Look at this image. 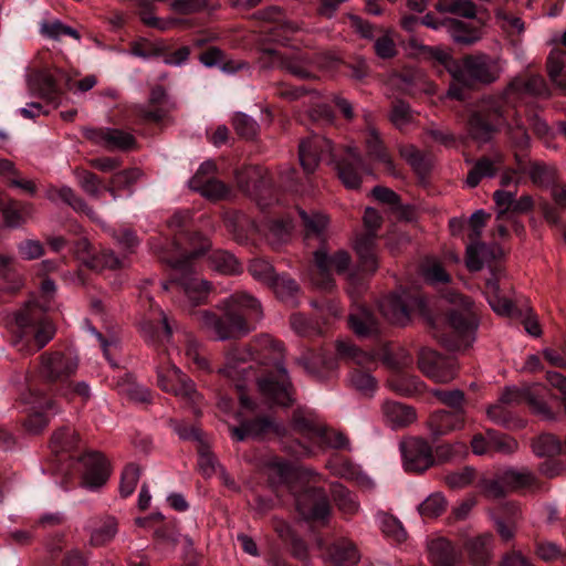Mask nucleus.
Returning a JSON list of instances; mask_svg holds the SVG:
<instances>
[{"label": "nucleus", "mask_w": 566, "mask_h": 566, "mask_svg": "<svg viewBox=\"0 0 566 566\" xmlns=\"http://www.w3.org/2000/svg\"><path fill=\"white\" fill-rule=\"evenodd\" d=\"M512 94L548 97L549 90L543 76L532 75L526 80L514 78L501 95L482 98L468 120V132L474 140L489 142L497 127L505 123L504 105Z\"/></svg>", "instance_id": "1"}, {"label": "nucleus", "mask_w": 566, "mask_h": 566, "mask_svg": "<svg viewBox=\"0 0 566 566\" xmlns=\"http://www.w3.org/2000/svg\"><path fill=\"white\" fill-rule=\"evenodd\" d=\"M218 308L223 312L222 317L207 310L193 312V315L201 328L213 333L219 340L249 334L253 327L248 324V318L259 321L263 315L259 300L247 292L231 294Z\"/></svg>", "instance_id": "2"}, {"label": "nucleus", "mask_w": 566, "mask_h": 566, "mask_svg": "<svg viewBox=\"0 0 566 566\" xmlns=\"http://www.w3.org/2000/svg\"><path fill=\"white\" fill-rule=\"evenodd\" d=\"M55 283L45 279L41 283L42 303L30 301L14 315L11 327L12 344L19 352L31 354L43 348L54 336L55 329L46 318L50 297L55 292Z\"/></svg>", "instance_id": "3"}, {"label": "nucleus", "mask_w": 566, "mask_h": 566, "mask_svg": "<svg viewBox=\"0 0 566 566\" xmlns=\"http://www.w3.org/2000/svg\"><path fill=\"white\" fill-rule=\"evenodd\" d=\"M449 301L454 307L448 312L447 331H440L433 326V336L448 349L468 348L475 340L479 326L473 303L469 297L457 293H450Z\"/></svg>", "instance_id": "4"}, {"label": "nucleus", "mask_w": 566, "mask_h": 566, "mask_svg": "<svg viewBox=\"0 0 566 566\" xmlns=\"http://www.w3.org/2000/svg\"><path fill=\"white\" fill-rule=\"evenodd\" d=\"M503 71L504 65L500 57L486 53L465 55L460 60L459 69L453 71L455 77L450 84L447 95L462 101L465 98L464 88L490 85L501 77Z\"/></svg>", "instance_id": "5"}, {"label": "nucleus", "mask_w": 566, "mask_h": 566, "mask_svg": "<svg viewBox=\"0 0 566 566\" xmlns=\"http://www.w3.org/2000/svg\"><path fill=\"white\" fill-rule=\"evenodd\" d=\"M192 216L189 210L177 211L168 221V228L175 233L171 251L164 248L158 240L151 241V248L161 259L163 254L169 258L199 256L210 248V241L199 233L189 234Z\"/></svg>", "instance_id": "6"}, {"label": "nucleus", "mask_w": 566, "mask_h": 566, "mask_svg": "<svg viewBox=\"0 0 566 566\" xmlns=\"http://www.w3.org/2000/svg\"><path fill=\"white\" fill-rule=\"evenodd\" d=\"M264 349L270 348L277 353L274 358L275 373L269 371L258 380L259 390L269 401L287 407L293 403V385L283 360V344L264 335L261 340Z\"/></svg>", "instance_id": "7"}, {"label": "nucleus", "mask_w": 566, "mask_h": 566, "mask_svg": "<svg viewBox=\"0 0 566 566\" xmlns=\"http://www.w3.org/2000/svg\"><path fill=\"white\" fill-rule=\"evenodd\" d=\"M196 256L184 258H169L166 254L161 255V261L169 264L172 270L179 272L175 274L169 282H163L161 287L164 291L169 290V285L175 284L186 295L190 307H196L205 303L210 292V283L203 279L193 275L190 260Z\"/></svg>", "instance_id": "8"}, {"label": "nucleus", "mask_w": 566, "mask_h": 566, "mask_svg": "<svg viewBox=\"0 0 566 566\" xmlns=\"http://www.w3.org/2000/svg\"><path fill=\"white\" fill-rule=\"evenodd\" d=\"M363 220L366 232L356 238L354 249L359 258L363 271L373 274L378 269L376 232L381 224V217L376 209L366 208Z\"/></svg>", "instance_id": "9"}, {"label": "nucleus", "mask_w": 566, "mask_h": 566, "mask_svg": "<svg viewBox=\"0 0 566 566\" xmlns=\"http://www.w3.org/2000/svg\"><path fill=\"white\" fill-rule=\"evenodd\" d=\"M315 270L311 274L312 283L318 289L328 291L334 286L333 272L345 273L350 264V255L339 250L329 255L324 247L314 252Z\"/></svg>", "instance_id": "10"}, {"label": "nucleus", "mask_w": 566, "mask_h": 566, "mask_svg": "<svg viewBox=\"0 0 566 566\" xmlns=\"http://www.w3.org/2000/svg\"><path fill=\"white\" fill-rule=\"evenodd\" d=\"M298 159L306 174L314 172L319 161L335 163L333 143L323 136L312 135L300 143Z\"/></svg>", "instance_id": "11"}, {"label": "nucleus", "mask_w": 566, "mask_h": 566, "mask_svg": "<svg viewBox=\"0 0 566 566\" xmlns=\"http://www.w3.org/2000/svg\"><path fill=\"white\" fill-rule=\"evenodd\" d=\"M157 382L164 391L171 392L188 402L196 403L200 398L195 382L176 365L159 367Z\"/></svg>", "instance_id": "12"}, {"label": "nucleus", "mask_w": 566, "mask_h": 566, "mask_svg": "<svg viewBox=\"0 0 566 566\" xmlns=\"http://www.w3.org/2000/svg\"><path fill=\"white\" fill-rule=\"evenodd\" d=\"M400 449L407 472L422 473L434 464L432 447L423 438H410L400 444Z\"/></svg>", "instance_id": "13"}, {"label": "nucleus", "mask_w": 566, "mask_h": 566, "mask_svg": "<svg viewBox=\"0 0 566 566\" xmlns=\"http://www.w3.org/2000/svg\"><path fill=\"white\" fill-rule=\"evenodd\" d=\"M295 503L298 513L305 520L327 522L331 514V505L323 489L306 488L300 494H295Z\"/></svg>", "instance_id": "14"}, {"label": "nucleus", "mask_w": 566, "mask_h": 566, "mask_svg": "<svg viewBox=\"0 0 566 566\" xmlns=\"http://www.w3.org/2000/svg\"><path fill=\"white\" fill-rule=\"evenodd\" d=\"M418 366L428 378L436 382L447 384L457 376L455 361L451 358L442 357L429 348H422L419 352Z\"/></svg>", "instance_id": "15"}, {"label": "nucleus", "mask_w": 566, "mask_h": 566, "mask_svg": "<svg viewBox=\"0 0 566 566\" xmlns=\"http://www.w3.org/2000/svg\"><path fill=\"white\" fill-rule=\"evenodd\" d=\"M254 352L251 345H241L232 347L226 355V364L218 371L227 378L235 381V387L243 389V380L248 377L251 366H245L254 360Z\"/></svg>", "instance_id": "16"}, {"label": "nucleus", "mask_w": 566, "mask_h": 566, "mask_svg": "<svg viewBox=\"0 0 566 566\" xmlns=\"http://www.w3.org/2000/svg\"><path fill=\"white\" fill-rule=\"evenodd\" d=\"M83 136L92 144L108 150H129L135 145L132 134L111 127H85Z\"/></svg>", "instance_id": "17"}, {"label": "nucleus", "mask_w": 566, "mask_h": 566, "mask_svg": "<svg viewBox=\"0 0 566 566\" xmlns=\"http://www.w3.org/2000/svg\"><path fill=\"white\" fill-rule=\"evenodd\" d=\"M490 214L484 210H476L470 218L469 223L471 228L470 240L471 243L467 247V266L470 271H480L483 268V256L486 252V245L480 242L482 230L486 224Z\"/></svg>", "instance_id": "18"}, {"label": "nucleus", "mask_w": 566, "mask_h": 566, "mask_svg": "<svg viewBox=\"0 0 566 566\" xmlns=\"http://www.w3.org/2000/svg\"><path fill=\"white\" fill-rule=\"evenodd\" d=\"M83 464L82 486L88 490L102 488L111 475L109 464L99 452H87L81 459Z\"/></svg>", "instance_id": "19"}, {"label": "nucleus", "mask_w": 566, "mask_h": 566, "mask_svg": "<svg viewBox=\"0 0 566 566\" xmlns=\"http://www.w3.org/2000/svg\"><path fill=\"white\" fill-rule=\"evenodd\" d=\"M77 369V359L70 353H55L41 357L40 373L48 381H64Z\"/></svg>", "instance_id": "20"}, {"label": "nucleus", "mask_w": 566, "mask_h": 566, "mask_svg": "<svg viewBox=\"0 0 566 566\" xmlns=\"http://www.w3.org/2000/svg\"><path fill=\"white\" fill-rule=\"evenodd\" d=\"M231 437L237 441H243L248 438L261 439L270 432L277 436L283 434L284 428L276 423L270 417H258L253 420L241 421L238 427H230Z\"/></svg>", "instance_id": "21"}, {"label": "nucleus", "mask_w": 566, "mask_h": 566, "mask_svg": "<svg viewBox=\"0 0 566 566\" xmlns=\"http://www.w3.org/2000/svg\"><path fill=\"white\" fill-rule=\"evenodd\" d=\"M359 560L360 553L356 544L347 537L334 539L324 557L327 566H355Z\"/></svg>", "instance_id": "22"}, {"label": "nucleus", "mask_w": 566, "mask_h": 566, "mask_svg": "<svg viewBox=\"0 0 566 566\" xmlns=\"http://www.w3.org/2000/svg\"><path fill=\"white\" fill-rule=\"evenodd\" d=\"M465 411H433L427 422L430 434L438 439L464 427Z\"/></svg>", "instance_id": "23"}, {"label": "nucleus", "mask_w": 566, "mask_h": 566, "mask_svg": "<svg viewBox=\"0 0 566 566\" xmlns=\"http://www.w3.org/2000/svg\"><path fill=\"white\" fill-rule=\"evenodd\" d=\"M338 176L348 189H358L361 184L360 170L367 171L357 148L348 147L346 155L337 163Z\"/></svg>", "instance_id": "24"}, {"label": "nucleus", "mask_w": 566, "mask_h": 566, "mask_svg": "<svg viewBox=\"0 0 566 566\" xmlns=\"http://www.w3.org/2000/svg\"><path fill=\"white\" fill-rule=\"evenodd\" d=\"M379 311L389 323L403 326L410 319L407 295L390 294L379 302Z\"/></svg>", "instance_id": "25"}, {"label": "nucleus", "mask_w": 566, "mask_h": 566, "mask_svg": "<svg viewBox=\"0 0 566 566\" xmlns=\"http://www.w3.org/2000/svg\"><path fill=\"white\" fill-rule=\"evenodd\" d=\"M260 17L274 23L273 28L270 29V32L272 40L275 42L285 44L290 39V35L300 30L297 23L285 20L282 10L279 7H270L261 11Z\"/></svg>", "instance_id": "26"}, {"label": "nucleus", "mask_w": 566, "mask_h": 566, "mask_svg": "<svg viewBox=\"0 0 566 566\" xmlns=\"http://www.w3.org/2000/svg\"><path fill=\"white\" fill-rule=\"evenodd\" d=\"M464 548L472 566H489L492 559L493 535L484 533L468 539Z\"/></svg>", "instance_id": "27"}, {"label": "nucleus", "mask_w": 566, "mask_h": 566, "mask_svg": "<svg viewBox=\"0 0 566 566\" xmlns=\"http://www.w3.org/2000/svg\"><path fill=\"white\" fill-rule=\"evenodd\" d=\"M385 422L392 429L403 428L417 419L416 410L397 401H385L381 406Z\"/></svg>", "instance_id": "28"}, {"label": "nucleus", "mask_w": 566, "mask_h": 566, "mask_svg": "<svg viewBox=\"0 0 566 566\" xmlns=\"http://www.w3.org/2000/svg\"><path fill=\"white\" fill-rule=\"evenodd\" d=\"M429 559L433 566H457L462 555L446 538H437L429 543Z\"/></svg>", "instance_id": "29"}, {"label": "nucleus", "mask_w": 566, "mask_h": 566, "mask_svg": "<svg viewBox=\"0 0 566 566\" xmlns=\"http://www.w3.org/2000/svg\"><path fill=\"white\" fill-rule=\"evenodd\" d=\"M238 186L248 195H256L270 185L266 170L260 166H247L235 174Z\"/></svg>", "instance_id": "30"}, {"label": "nucleus", "mask_w": 566, "mask_h": 566, "mask_svg": "<svg viewBox=\"0 0 566 566\" xmlns=\"http://www.w3.org/2000/svg\"><path fill=\"white\" fill-rule=\"evenodd\" d=\"M0 211L3 223L8 228L17 229L23 226L34 213V206L29 202L19 203L15 200L0 201Z\"/></svg>", "instance_id": "31"}, {"label": "nucleus", "mask_w": 566, "mask_h": 566, "mask_svg": "<svg viewBox=\"0 0 566 566\" xmlns=\"http://www.w3.org/2000/svg\"><path fill=\"white\" fill-rule=\"evenodd\" d=\"M28 402L32 405L34 411L28 419L25 426L29 431L38 433L49 423V419L44 416L43 411L52 410L54 402L40 392H31Z\"/></svg>", "instance_id": "32"}, {"label": "nucleus", "mask_w": 566, "mask_h": 566, "mask_svg": "<svg viewBox=\"0 0 566 566\" xmlns=\"http://www.w3.org/2000/svg\"><path fill=\"white\" fill-rule=\"evenodd\" d=\"M367 155L370 159L378 161L385 166V169L392 176L398 177L395 169V164L387 153L377 129L373 126L368 127V135L366 137Z\"/></svg>", "instance_id": "33"}, {"label": "nucleus", "mask_w": 566, "mask_h": 566, "mask_svg": "<svg viewBox=\"0 0 566 566\" xmlns=\"http://www.w3.org/2000/svg\"><path fill=\"white\" fill-rule=\"evenodd\" d=\"M157 324L154 319H147L142 324V333L147 342L164 343L168 342L172 335L168 317L161 308H157Z\"/></svg>", "instance_id": "34"}, {"label": "nucleus", "mask_w": 566, "mask_h": 566, "mask_svg": "<svg viewBox=\"0 0 566 566\" xmlns=\"http://www.w3.org/2000/svg\"><path fill=\"white\" fill-rule=\"evenodd\" d=\"M484 294L492 310L499 315L511 316L514 312V304L502 293L496 277L486 281Z\"/></svg>", "instance_id": "35"}, {"label": "nucleus", "mask_w": 566, "mask_h": 566, "mask_svg": "<svg viewBox=\"0 0 566 566\" xmlns=\"http://www.w3.org/2000/svg\"><path fill=\"white\" fill-rule=\"evenodd\" d=\"M447 32L455 43L463 45H472L482 38L479 28L453 18H447Z\"/></svg>", "instance_id": "36"}, {"label": "nucleus", "mask_w": 566, "mask_h": 566, "mask_svg": "<svg viewBox=\"0 0 566 566\" xmlns=\"http://www.w3.org/2000/svg\"><path fill=\"white\" fill-rule=\"evenodd\" d=\"M502 164V157H482L475 161L468 172L465 184L470 188L476 187L483 178H492L496 175Z\"/></svg>", "instance_id": "37"}, {"label": "nucleus", "mask_w": 566, "mask_h": 566, "mask_svg": "<svg viewBox=\"0 0 566 566\" xmlns=\"http://www.w3.org/2000/svg\"><path fill=\"white\" fill-rule=\"evenodd\" d=\"M114 386L118 395L130 401L142 403L150 401L149 390L138 385L129 374L118 377Z\"/></svg>", "instance_id": "38"}, {"label": "nucleus", "mask_w": 566, "mask_h": 566, "mask_svg": "<svg viewBox=\"0 0 566 566\" xmlns=\"http://www.w3.org/2000/svg\"><path fill=\"white\" fill-rule=\"evenodd\" d=\"M336 349L342 358H346L357 366L365 368L370 373V369L377 365L376 354L367 353L358 349L353 344L346 340H338L336 343Z\"/></svg>", "instance_id": "39"}, {"label": "nucleus", "mask_w": 566, "mask_h": 566, "mask_svg": "<svg viewBox=\"0 0 566 566\" xmlns=\"http://www.w3.org/2000/svg\"><path fill=\"white\" fill-rule=\"evenodd\" d=\"M48 198L52 201L60 199L72 207L75 211L85 213L91 219H96L95 211L85 202L84 199L78 197L74 190L67 186H63L59 189H50L48 191Z\"/></svg>", "instance_id": "40"}, {"label": "nucleus", "mask_w": 566, "mask_h": 566, "mask_svg": "<svg viewBox=\"0 0 566 566\" xmlns=\"http://www.w3.org/2000/svg\"><path fill=\"white\" fill-rule=\"evenodd\" d=\"M189 187L209 200H220L229 195V188L216 178L199 180V177H192Z\"/></svg>", "instance_id": "41"}, {"label": "nucleus", "mask_w": 566, "mask_h": 566, "mask_svg": "<svg viewBox=\"0 0 566 566\" xmlns=\"http://www.w3.org/2000/svg\"><path fill=\"white\" fill-rule=\"evenodd\" d=\"M88 530L91 533V544L102 546L114 538L117 533V523L114 517L106 516L98 521H92Z\"/></svg>", "instance_id": "42"}, {"label": "nucleus", "mask_w": 566, "mask_h": 566, "mask_svg": "<svg viewBox=\"0 0 566 566\" xmlns=\"http://www.w3.org/2000/svg\"><path fill=\"white\" fill-rule=\"evenodd\" d=\"M306 238L316 237L323 240L327 233L329 226V218L327 214L322 212L307 213L304 210H300Z\"/></svg>", "instance_id": "43"}, {"label": "nucleus", "mask_w": 566, "mask_h": 566, "mask_svg": "<svg viewBox=\"0 0 566 566\" xmlns=\"http://www.w3.org/2000/svg\"><path fill=\"white\" fill-rule=\"evenodd\" d=\"M208 261L212 270L221 274L232 275L241 273L242 271V266L237 258L227 251H212L209 254Z\"/></svg>", "instance_id": "44"}, {"label": "nucleus", "mask_w": 566, "mask_h": 566, "mask_svg": "<svg viewBox=\"0 0 566 566\" xmlns=\"http://www.w3.org/2000/svg\"><path fill=\"white\" fill-rule=\"evenodd\" d=\"M269 286L283 302L291 306L297 305V294L300 292V287L293 279L285 275H276Z\"/></svg>", "instance_id": "45"}, {"label": "nucleus", "mask_w": 566, "mask_h": 566, "mask_svg": "<svg viewBox=\"0 0 566 566\" xmlns=\"http://www.w3.org/2000/svg\"><path fill=\"white\" fill-rule=\"evenodd\" d=\"M434 9L440 13H451L465 19L476 17V6L471 0H439Z\"/></svg>", "instance_id": "46"}, {"label": "nucleus", "mask_w": 566, "mask_h": 566, "mask_svg": "<svg viewBox=\"0 0 566 566\" xmlns=\"http://www.w3.org/2000/svg\"><path fill=\"white\" fill-rule=\"evenodd\" d=\"M292 424L295 430L304 434L317 436L322 428V423L318 422L317 417L311 410L304 408H297L293 412Z\"/></svg>", "instance_id": "47"}, {"label": "nucleus", "mask_w": 566, "mask_h": 566, "mask_svg": "<svg viewBox=\"0 0 566 566\" xmlns=\"http://www.w3.org/2000/svg\"><path fill=\"white\" fill-rule=\"evenodd\" d=\"M332 496L338 510L346 515H354L359 510L356 496L342 484L332 486Z\"/></svg>", "instance_id": "48"}, {"label": "nucleus", "mask_w": 566, "mask_h": 566, "mask_svg": "<svg viewBox=\"0 0 566 566\" xmlns=\"http://www.w3.org/2000/svg\"><path fill=\"white\" fill-rule=\"evenodd\" d=\"M310 64V59L300 52H294L290 55L284 54V62L280 69L298 78H308L312 75Z\"/></svg>", "instance_id": "49"}, {"label": "nucleus", "mask_w": 566, "mask_h": 566, "mask_svg": "<svg viewBox=\"0 0 566 566\" xmlns=\"http://www.w3.org/2000/svg\"><path fill=\"white\" fill-rule=\"evenodd\" d=\"M77 443V433L69 427H63L52 434L50 446L53 452L60 453L75 449Z\"/></svg>", "instance_id": "50"}, {"label": "nucleus", "mask_w": 566, "mask_h": 566, "mask_svg": "<svg viewBox=\"0 0 566 566\" xmlns=\"http://www.w3.org/2000/svg\"><path fill=\"white\" fill-rule=\"evenodd\" d=\"M85 264L96 271L117 270L125 266V259L117 256L112 250H103L90 260H85Z\"/></svg>", "instance_id": "51"}, {"label": "nucleus", "mask_w": 566, "mask_h": 566, "mask_svg": "<svg viewBox=\"0 0 566 566\" xmlns=\"http://www.w3.org/2000/svg\"><path fill=\"white\" fill-rule=\"evenodd\" d=\"M349 325L355 334L363 337L378 331L373 315L366 308H360L358 313L350 314Z\"/></svg>", "instance_id": "52"}, {"label": "nucleus", "mask_w": 566, "mask_h": 566, "mask_svg": "<svg viewBox=\"0 0 566 566\" xmlns=\"http://www.w3.org/2000/svg\"><path fill=\"white\" fill-rule=\"evenodd\" d=\"M389 387L399 395L413 396L424 389V384L416 376H398L389 380Z\"/></svg>", "instance_id": "53"}, {"label": "nucleus", "mask_w": 566, "mask_h": 566, "mask_svg": "<svg viewBox=\"0 0 566 566\" xmlns=\"http://www.w3.org/2000/svg\"><path fill=\"white\" fill-rule=\"evenodd\" d=\"M564 57V51L559 49L553 50L547 57V73L552 82L566 91V78L560 77L565 66Z\"/></svg>", "instance_id": "54"}, {"label": "nucleus", "mask_w": 566, "mask_h": 566, "mask_svg": "<svg viewBox=\"0 0 566 566\" xmlns=\"http://www.w3.org/2000/svg\"><path fill=\"white\" fill-rule=\"evenodd\" d=\"M270 479L272 482L289 483L292 478H302L303 475H316L308 470H294L286 462H275L270 467Z\"/></svg>", "instance_id": "55"}, {"label": "nucleus", "mask_w": 566, "mask_h": 566, "mask_svg": "<svg viewBox=\"0 0 566 566\" xmlns=\"http://www.w3.org/2000/svg\"><path fill=\"white\" fill-rule=\"evenodd\" d=\"M503 480L507 488L511 489H521V488H532L537 483V479L535 474L527 470H514L509 469L503 472Z\"/></svg>", "instance_id": "56"}, {"label": "nucleus", "mask_w": 566, "mask_h": 566, "mask_svg": "<svg viewBox=\"0 0 566 566\" xmlns=\"http://www.w3.org/2000/svg\"><path fill=\"white\" fill-rule=\"evenodd\" d=\"M532 450L539 458L554 457L560 452L562 444L555 436L546 433L541 434L533 441Z\"/></svg>", "instance_id": "57"}, {"label": "nucleus", "mask_w": 566, "mask_h": 566, "mask_svg": "<svg viewBox=\"0 0 566 566\" xmlns=\"http://www.w3.org/2000/svg\"><path fill=\"white\" fill-rule=\"evenodd\" d=\"M556 167L541 161H534L530 165L527 174L533 184L544 186L553 182L556 178Z\"/></svg>", "instance_id": "58"}, {"label": "nucleus", "mask_w": 566, "mask_h": 566, "mask_svg": "<svg viewBox=\"0 0 566 566\" xmlns=\"http://www.w3.org/2000/svg\"><path fill=\"white\" fill-rule=\"evenodd\" d=\"M475 478V469L472 467H464L458 471L447 473L443 480L450 489L461 490L471 485Z\"/></svg>", "instance_id": "59"}, {"label": "nucleus", "mask_w": 566, "mask_h": 566, "mask_svg": "<svg viewBox=\"0 0 566 566\" xmlns=\"http://www.w3.org/2000/svg\"><path fill=\"white\" fill-rule=\"evenodd\" d=\"M348 380L352 387L364 395H373L377 388V380L367 370L353 369Z\"/></svg>", "instance_id": "60"}, {"label": "nucleus", "mask_w": 566, "mask_h": 566, "mask_svg": "<svg viewBox=\"0 0 566 566\" xmlns=\"http://www.w3.org/2000/svg\"><path fill=\"white\" fill-rule=\"evenodd\" d=\"M187 358L196 365V367L203 371H211V366L208 358L202 354L201 344L191 335H187L186 349Z\"/></svg>", "instance_id": "61"}, {"label": "nucleus", "mask_w": 566, "mask_h": 566, "mask_svg": "<svg viewBox=\"0 0 566 566\" xmlns=\"http://www.w3.org/2000/svg\"><path fill=\"white\" fill-rule=\"evenodd\" d=\"M400 155L420 175L427 174L431 167L430 160L411 145L401 147Z\"/></svg>", "instance_id": "62"}, {"label": "nucleus", "mask_w": 566, "mask_h": 566, "mask_svg": "<svg viewBox=\"0 0 566 566\" xmlns=\"http://www.w3.org/2000/svg\"><path fill=\"white\" fill-rule=\"evenodd\" d=\"M248 270L253 279L263 284H266L268 286L276 276L273 265L269 261L261 258L253 259L250 262Z\"/></svg>", "instance_id": "63"}, {"label": "nucleus", "mask_w": 566, "mask_h": 566, "mask_svg": "<svg viewBox=\"0 0 566 566\" xmlns=\"http://www.w3.org/2000/svg\"><path fill=\"white\" fill-rule=\"evenodd\" d=\"M292 329L300 336L311 337L319 335L322 328L318 323L313 322L301 313H295L290 318Z\"/></svg>", "instance_id": "64"}]
</instances>
